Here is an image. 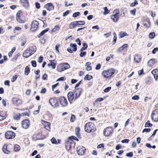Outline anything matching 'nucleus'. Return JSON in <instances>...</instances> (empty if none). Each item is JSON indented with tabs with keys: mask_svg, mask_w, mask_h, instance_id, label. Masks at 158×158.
I'll return each instance as SVG.
<instances>
[{
	"mask_svg": "<svg viewBox=\"0 0 158 158\" xmlns=\"http://www.w3.org/2000/svg\"><path fill=\"white\" fill-rule=\"evenodd\" d=\"M12 102L14 104H16L17 103V102H19V104H21L22 103V101L20 99H18L17 98H13L12 99Z\"/></svg>",
	"mask_w": 158,
	"mask_h": 158,
	"instance_id": "33",
	"label": "nucleus"
},
{
	"mask_svg": "<svg viewBox=\"0 0 158 158\" xmlns=\"http://www.w3.org/2000/svg\"><path fill=\"white\" fill-rule=\"evenodd\" d=\"M60 28V27L56 25L55 27L52 29V31L53 32H55L57 30H58Z\"/></svg>",
	"mask_w": 158,
	"mask_h": 158,
	"instance_id": "40",
	"label": "nucleus"
},
{
	"mask_svg": "<svg viewBox=\"0 0 158 158\" xmlns=\"http://www.w3.org/2000/svg\"><path fill=\"white\" fill-rule=\"evenodd\" d=\"M138 4L137 1L135 0L133 2L131 3V6L132 7H134Z\"/></svg>",
	"mask_w": 158,
	"mask_h": 158,
	"instance_id": "50",
	"label": "nucleus"
},
{
	"mask_svg": "<svg viewBox=\"0 0 158 158\" xmlns=\"http://www.w3.org/2000/svg\"><path fill=\"white\" fill-rule=\"evenodd\" d=\"M60 45L59 44H57L55 46V49H56V52L58 53H59V50L58 49V48L60 47Z\"/></svg>",
	"mask_w": 158,
	"mask_h": 158,
	"instance_id": "57",
	"label": "nucleus"
},
{
	"mask_svg": "<svg viewBox=\"0 0 158 158\" xmlns=\"http://www.w3.org/2000/svg\"><path fill=\"white\" fill-rule=\"evenodd\" d=\"M42 123L44 126V127L48 131L50 130V123L49 122H47L44 120H42Z\"/></svg>",
	"mask_w": 158,
	"mask_h": 158,
	"instance_id": "15",
	"label": "nucleus"
},
{
	"mask_svg": "<svg viewBox=\"0 0 158 158\" xmlns=\"http://www.w3.org/2000/svg\"><path fill=\"white\" fill-rule=\"evenodd\" d=\"M134 59L135 62L136 63H139L141 60V57L140 55H136L134 57Z\"/></svg>",
	"mask_w": 158,
	"mask_h": 158,
	"instance_id": "24",
	"label": "nucleus"
},
{
	"mask_svg": "<svg viewBox=\"0 0 158 158\" xmlns=\"http://www.w3.org/2000/svg\"><path fill=\"white\" fill-rule=\"evenodd\" d=\"M49 28H47L46 29L42 31L40 34V36H42L44 35V34H45L46 32H47L49 30Z\"/></svg>",
	"mask_w": 158,
	"mask_h": 158,
	"instance_id": "42",
	"label": "nucleus"
},
{
	"mask_svg": "<svg viewBox=\"0 0 158 158\" xmlns=\"http://www.w3.org/2000/svg\"><path fill=\"white\" fill-rule=\"evenodd\" d=\"M70 65L68 63H64L60 64L57 67L58 71L60 72L70 68Z\"/></svg>",
	"mask_w": 158,
	"mask_h": 158,
	"instance_id": "3",
	"label": "nucleus"
},
{
	"mask_svg": "<svg viewBox=\"0 0 158 158\" xmlns=\"http://www.w3.org/2000/svg\"><path fill=\"white\" fill-rule=\"evenodd\" d=\"M22 3L23 6L26 8H28L29 6L28 1L27 0H22Z\"/></svg>",
	"mask_w": 158,
	"mask_h": 158,
	"instance_id": "23",
	"label": "nucleus"
},
{
	"mask_svg": "<svg viewBox=\"0 0 158 158\" xmlns=\"http://www.w3.org/2000/svg\"><path fill=\"white\" fill-rule=\"evenodd\" d=\"M17 78V76L16 75L13 76L11 80V82H13L15 81Z\"/></svg>",
	"mask_w": 158,
	"mask_h": 158,
	"instance_id": "49",
	"label": "nucleus"
},
{
	"mask_svg": "<svg viewBox=\"0 0 158 158\" xmlns=\"http://www.w3.org/2000/svg\"><path fill=\"white\" fill-rule=\"evenodd\" d=\"M90 64V63L89 62H87L86 63L87 66L86 68V69L88 71H90L91 69V66L89 65Z\"/></svg>",
	"mask_w": 158,
	"mask_h": 158,
	"instance_id": "36",
	"label": "nucleus"
},
{
	"mask_svg": "<svg viewBox=\"0 0 158 158\" xmlns=\"http://www.w3.org/2000/svg\"><path fill=\"white\" fill-rule=\"evenodd\" d=\"M114 70L112 68H110L107 70L103 71L102 75L106 78H110L111 77L112 75L114 73Z\"/></svg>",
	"mask_w": 158,
	"mask_h": 158,
	"instance_id": "2",
	"label": "nucleus"
},
{
	"mask_svg": "<svg viewBox=\"0 0 158 158\" xmlns=\"http://www.w3.org/2000/svg\"><path fill=\"white\" fill-rule=\"evenodd\" d=\"M66 80V78L65 77H61L58 79L57 81H63Z\"/></svg>",
	"mask_w": 158,
	"mask_h": 158,
	"instance_id": "55",
	"label": "nucleus"
},
{
	"mask_svg": "<svg viewBox=\"0 0 158 158\" xmlns=\"http://www.w3.org/2000/svg\"><path fill=\"white\" fill-rule=\"evenodd\" d=\"M15 133L11 131H8L5 133V137L8 139H12L14 138Z\"/></svg>",
	"mask_w": 158,
	"mask_h": 158,
	"instance_id": "7",
	"label": "nucleus"
},
{
	"mask_svg": "<svg viewBox=\"0 0 158 158\" xmlns=\"http://www.w3.org/2000/svg\"><path fill=\"white\" fill-rule=\"evenodd\" d=\"M81 52V53L80 54V56L81 57H83L84 56H85L86 53V52Z\"/></svg>",
	"mask_w": 158,
	"mask_h": 158,
	"instance_id": "54",
	"label": "nucleus"
},
{
	"mask_svg": "<svg viewBox=\"0 0 158 158\" xmlns=\"http://www.w3.org/2000/svg\"><path fill=\"white\" fill-rule=\"evenodd\" d=\"M111 87H108L106 89H105L103 91L104 92L106 93L109 92L110 90L111 89Z\"/></svg>",
	"mask_w": 158,
	"mask_h": 158,
	"instance_id": "52",
	"label": "nucleus"
},
{
	"mask_svg": "<svg viewBox=\"0 0 158 158\" xmlns=\"http://www.w3.org/2000/svg\"><path fill=\"white\" fill-rule=\"evenodd\" d=\"M133 154L132 152H130L126 154V156L127 157H131L133 156Z\"/></svg>",
	"mask_w": 158,
	"mask_h": 158,
	"instance_id": "59",
	"label": "nucleus"
},
{
	"mask_svg": "<svg viewBox=\"0 0 158 158\" xmlns=\"http://www.w3.org/2000/svg\"><path fill=\"white\" fill-rule=\"evenodd\" d=\"M2 150L3 152L6 154H8L10 153V151L7 149V146L6 144L4 145L3 146Z\"/></svg>",
	"mask_w": 158,
	"mask_h": 158,
	"instance_id": "25",
	"label": "nucleus"
},
{
	"mask_svg": "<svg viewBox=\"0 0 158 158\" xmlns=\"http://www.w3.org/2000/svg\"><path fill=\"white\" fill-rule=\"evenodd\" d=\"M32 55L31 54V53L30 51L28 50V49H27L24 52L23 54V56L26 58L30 56L31 55Z\"/></svg>",
	"mask_w": 158,
	"mask_h": 158,
	"instance_id": "22",
	"label": "nucleus"
},
{
	"mask_svg": "<svg viewBox=\"0 0 158 158\" xmlns=\"http://www.w3.org/2000/svg\"><path fill=\"white\" fill-rule=\"evenodd\" d=\"M20 55V54L19 53H18L16 55H15L12 59V60L13 61H14L16 60L17 59L18 57Z\"/></svg>",
	"mask_w": 158,
	"mask_h": 158,
	"instance_id": "46",
	"label": "nucleus"
},
{
	"mask_svg": "<svg viewBox=\"0 0 158 158\" xmlns=\"http://www.w3.org/2000/svg\"><path fill=\"white\" fill-rule=\"evenodd\" d=\"M85 148L83 146H78L77 148V151L79 155H83L85 152Z\"/></svg>",
	"mask_w": 158,
	"mask_h": 158,
	"instance_id": "13",
	"label": "nucleus"
},
{
	"mask_svg": "<svg viewBox=\"0 0 158 158\" xmlns=\"http://www.w3.org/2000/svg\"><path fill=\"white\" fill-rule=\"evenodd\" d=\"M80 14V13L79 12H77L74 13L73 15V17L74 18H76Z\"/></svg>",
	"mask_w": 158,
	"mask_h": 158,
	"instance_id": "48",
	"label": "nucleus"
},
{
	"mask_svg": "<svg viewBox=\"0 0 158 158\" xmlns=\"http://www.w3.org/2000/svg\"><path fill=\"white\" fill-rule=\"evenodd\" d=\"M151 118L154 121H158V109H156L152 112Z\"/></svg>",
	"mask_w": 158,
	"mask_h": 158,
	"instance_id": "5",
	"label": "nucleus"
},
{
	"mask_svg": "<svg viewBox=\"0 0 158 158\" xmlns=\"http://www.w3.org/2000/svg\"><path fill=\"white\" fill-rule=\"evenodd\" d=\"M83 47L81 48L80 50V52H82L83 50H85L87 48L88 45L86 43H83Z\"/></svg>",
	"mask_w": 158,
	"mask_h": 158,
	"instance_id": "35",
	"label": "nucleus"
},
{
	"mask_svg": "<svg viewBox=\"0 0 158 158\" xmlns=\"http://www.w3.org/2000/svg\"><path fill=\"white\" fill-rule=\"evenodd\" d=\"M112 128L110 127L106 128L103 131V133L105 136H108L110 135L113 131Z\"/></svg>",
	"mask_w": 158,
	"mask_h": 158,
	"instance_id": "12",
	"label": "nucleus"
},
{
	"mask_svg": "<svg viewBox=\"0 0 158 158\" xmlns=\"http://www.w3.org/2000/svg\"><path fill=\"white\" fill-rule=\"evenodd\" d=\"M85 131L89 133L93 132L96 130L95 126L93 123L89 122L86 123L85 126Z\"/></svg>",
	"mask_w": 158,
	"mask_h": 158,
	"instance_id": "1",
	"label": "nucleus"
},
{
	"mask_svg": "<svg viewBox=\"0 0 158 158\" xmlns=\"http://www.w3.org/2000/svg\"><path fill=\"white\" fill-rule=\"evenodd\" d=\"M120 38H122L125 36H128V34L125 32L121 31L119 33Z\"/></svg>",
	"mask_w": 158,
	"mask_h": 158,
	"instance_id": "31",
	"label": "nucleus"
},
{
	"mask_svg": "<svg viewBox=\"0 0 158 158\" xmlns=\"http://www.w3.org/2000/svg\"><path fill=\"white\" fill-rule=\"evenodd\" d=\"M151 73L153 75L155 80L157 81L158 77V69H156L153 70Z\"/></svg>",
	"mask_w": 158,
	"mask_h": 158,
	"instance_id": "20",
	"label": "nucleus"
},
{
	"mask_svg": "<svg viewBox=\"0 0 158 158\" xmlns=\"http://www.w3.org/2000/svg\"><path fill=\"white\" fill-rule=\"evenodd\" d=\"M20 149V147L18 145H15L14 147V150L15 151H18Z\"/></svg>",
	"mask_w": 158,
	"mask_h": 158,
	"instance_id": "43",
	"label": "nucleus"
},
{
	"mask_svg": "<svg viewBox=\"0 0 158 158\" xmlns=\"http://www.w3.org/2000/svg\"><path fill=\"white\" fill-rule=\"evenodd\" d=\"M76 42L77 43V44L79 45H81V41L79 38L77 39L76 40Z\"/></svg>",
	"mask_w": 158,
	"mask_h": 158,
	"instance_id": "64",
	"label": "nucleus"
},
{
	"mask_svg": "<svg viewBox=\"0 0 158 158\" xmlns=\"http://www.w3.org/2000/svg\"><path fill=\"white\" fill-rule=\"evenodd\" d=\"M156 62V60L154 59H152L149 60L148 62V65L149 67L153 66Z\"/></svg>",
	"mask_w": 158,
	"mask_h": 158,
	"instance_id": "21",
	"label": "nucleus"
},
{
	"mask_svg": "<svg viewBox=\"0 0 158 158\" xmlns=\"http://www.w3.org/2000/svg\"><path fill=\"white\" fill-rule=\"evenodd\" d=\"M104 12H103V14L104 15H106L108 14L110 11L108 10L107 7H105L104 8Z\"/></svg>",
	"mask_w": 158,
	"mask_h": 158,
	"instance_id": "45",
	"label": "nucleus"
},
{
	"mask_svg": "<svg viewBox=\"0 0 158 158\" xmlns=\"http://www.w3.org/2000/svg\"><path fill=\"white\" fill-rule=\"evenodd\" d=\"M30 124V121L28 119H26L22 122V126L23 128L26 129L29 127Z\"/></svg>",
	"mask_w": 158,
	"mask_h": 158,
	"instance_id": "14",
	"label": "nucleus"
},
{
	"mask_svg": "<svg viewBox=\"0 0 158 158\" xmlns=\"http://www.w3.org/2000/svg\"><path fill=\"white\" fill-rule=\"evenodd\" d=\"M78 23V25H84L85 24V22L84 21H77Z\"/></svg>",
	"mask_w": 158,
	"mask_h": 158,
	"instance_id": "56",
	"label": "nucleus"
},
{
	"mask_svg": "<svg viewBox=\"0 0 158 158\" xmlns=\"http://www.w3.org/2000/svg\"><path fill=\"white\" fill-rule=\"evenodd\" d=\"M59 100L60 104L64 107L68 105V102L65 98L64 97H61L59 98Z\"/></svg>",
	"mask_w": 158,
	"mask_h": 158,
	"instance_id": "11",
	"label": "nucleus"
},
{
	"mask_svg": "<svg viewBox=\"0 0 158 158\" xmlns=\"http://www.w3.org/2000/svg\"><path fill=\"white\" fill-rule=\"evenodd\" d=\"M92 76L91 75L87 74L86 75L85 77L84 78V80H89L92 78Z\"/></svg>",
	"mask_w": 158,
	"mask_h": 158,
	"instance_id": "37",
	"label": "nucleus"
},
{
	"mask_svg": "<svg viewBox=\"0 0 158 158\" xmlns=\"http://www.w3.org/2000/svg\"><path fill=\"white\" fill-rule=\"evenodd\" d=\"M75 119H76L75 116L73 114H72L71 115V117L70 121L71 122H73L75 120Z\"/></svg>",
	"mask_w": 158,
	"mask_h": 158,
	"instance_id": "47",
	"label": "nucleus"
},
{
	"mask_svg": "<svg viewBox=\"0 0 158 158\" xmlns=\"http://www.w3.org/2000/svg\"><path fill=\"white\" fill-rule=\"evenodd\" d=\"M82 91V89L81 88L75 89L74 91V94L75 95L74 99L76 100L79 98Z\"/></svg>",
	"mask_w": 158,
	"mask_h": 158,
	"instance_id": "9",
	"label": "nucleus"
},
{
	"mask_svg": "<svg viewBox=\"0 0 158 158\" xmlns=\"http://www.w3.org/2000/svg\"><path fill=\"white\" fill-rule=\"evenodd\" d=\"M128 47V45L127 44H124L123 46L119 47L117 50L118 52H119L124 49L125 48H127Z\"/></svg>",
	"mask_w": 158,
	"mask_h": 158,
	"instance_id": "28",
	"label": "nucleus"
},
{
	"mask_svg": "<svg viewBox=\"0 0 158 158\" xmlns=\"http://www.w3.org/2000/svg\"><path fill=\"white\" fill-rule=\"evenodd\" d=\"M31 64L33 67H35L36 66V63L35 60H32L31 61Z\"/></svg>",
	"mask_w": 158,
	"mask_h": 158,
	"instance_id": "51",
	"label": "nucleus"
},
{
	"mask_svg": "<svg viewBox=\"0 0 158 158\" xmlns=\"http://www.w3.org/2000/svg\"><path fill=\"white\" fill-rule=\"evenodd\" d=\"M68 139L69 140H76L77 141H78V139H77L76 137L74 136H71L69 137Z\"/></svg>",
	"mask_w": 158,
	"mask_h": 158,
	"instance_id": "39",
	"label": "nucleus"
},
{
	"mask_svg": "<svg viewBox=\"0 0 158 158\" xmlns=\"http://www.w3.org/2000/svg\"><path fill=\"white\" fill-rule=\"evenodd\" d=\"M67 96L69 103L71 104L72 103V101L73 98L74 99V94L72 92H70L68 93Z\"/></svg>",
	"mask_w": 158,
	"mask_h": 158,
	"instance_id": "16",
	"label": "nucleus"
},
{
	"mask_svg": "<svg viewBox=\"0 0 158 158\" xmlns=\"http://www.w3.org/2000/svg\"><path fill=\"white\" fill-rule=\"evenodd\" d=\"M158 51V48H156L153 49V50H152V54H154L156 52H157Z\"/></svg>",
	"mask_w": 158,
	"mask_h": 158,
	"instance_id": "53",
	"label": "nucleus"
},
{
	"mask_svg": "<svg viewBox=\"0 0 158 158\" xmlns=\"http://www.w3.org/2000/svg\"><path fill=\"white\" fill-rule=\"evenodd\" d=\"M61 140L60 139H58V141L56 140L55 138L53 137L51 139V142L52 143L55 144H58L60 143Z\"/></svg>",
	"mask_w": 158,
	"mask_h": 158,
	"instance_id": "29",
	"label": "nucleus"
},
{
	"mask_svg": "<svg viewBox=\"0 0 158 158\" xmlns=\"http://www.w3.org/2000/svg\"><path fill=\"white\" fill-rule=\"evenodd\" d=\"M113 13H114V14L112 15L110 18L114 22H116L118 21L119 17L118 11V10H114Z\"/></svg>",
	"mask_w": 158,
	"mask_h": 158,
	"instance_id": "8",
	"label": "nucleus"
},
{
	"mask_svg": "<svg viewBox=\"0 0 158 158\" xmlns=\"http://www.w3.org/2000/svg\"><path fill=\"white\" fill-rule=\"evenodd\" d=\"M78 23L77 21H74L71 23L69 26V28L72 29L76 26L78 25Z\"/></svg>",
	"mask_w": 158,
	"mask_h": 158,
	"instance_id": "26",
	"label": "nucleus"
},
{
	"mask_svg": "<svg viewBox=\"0 0 158 158\" xmlns=\"http://www.w3.org/2000/svg\"><path fill=\"white\" fill-rule=\"evenodd\" d=\"M72 143V140L68 139L66 142L65 146L66 149L69 150L70 149L71 147V144Z\"/></svg>",
	"mask_w": 158,
	"mask_h": 158,
	"instance_id": "19",
	"label": "nucleus"
},
{
	"mask_svg": "<svg viewBox=\"0 0 158 158\" xmlns=\"http://www.w3.org/2000/svg\"><path fill=\"white\" fill-rule=\"evenodd\" d=\"M44 7L48 11H52L54 9V6L51 3L46 4L45 5Z\"/></svg>",
	"mask_w": 158,
	"mask_h": 158,
	"instance_id": "17",
	"label": "nucleus"
},
{
	"mask_svg": "<svg viewBox=\"0 0 158 158\" xmlns=\"http://www.w3.org/2000/svg\"><path fill=\"white\" fill-rule=\"evenodd\" d=\"M21 116V114L19 113H17L15 114L13 116L14 119L16 120H20Z\"/></svg>",
	"mask_w": 158,
	"mask_h": 158,
	"instance_id": "30",
	"label": "nucleus"
},
{
	"mask_svg": "<svg viewBox=\"0 0 158 158\" xmlns=\"http://www.w3.org/2000/svg\"><path fill=\"white\" fill-rule=\"evenodd\" d=\"M151 129L149 128H145L144 129L143 131V132H149L150 131Z\"/></svg>",
	"mask_w": 158,
	"mask_h": 158,
	"instance_id": "60",
	"label": "nucleus"
},
{
	"mask_svg": "<svg viewBox=\"0 0 158 158\" xmlns=\"http://www.w3.org/2000/svg\"><path fill=\"white\" fill-rule=\"evenodd\" d=\"M49 102L52 106L56 107L58 106V103L57 99L55 98H52L49 100Z\"/></svg>",
	"mask_w": 158,
	"mask_h": 158,
	"instance_id": "10",
	"label": "nucleus"
},
{
	"mask_svg": "<svg viewBox=\"0 0 158 158\" xmlns=\"http://www.w3.org/2000/svg\"><path fill=\"white\" fill-rule=\"evenodd\" d=\"M152 126V125L150 123V121H148L145 124V127H151Z\"/></svg>",
	"mask_w": 158,
	"mask_h": 158,
	"instance_id": "44",
	"label": "nucleus"
},
{
	"mask_svg": "<svg viewBox=\"0 0 158 158\" xmlns=\"http://www.w3.org/2000/svg\"><path fill=\"white\" fill-rule=\"evenodd\" d=\"M155 36V33L154 32H151L149 35V37L150 39H153Z\"/></svg>",
	"mask_w": 158,
	"mask_h": 158,
	"instance_id": "41",
	"label": "nucleus"
},
{
	"mask_svg": "<svg viewBox=\"0 0 158 158\" xmlns=\"http://www.w3.org/2000/svg\"><path fill=\"white\" fill-rule=\"evenodd\" d=\"M56 61L54 60H50L49 63L48 64L49 67H52V69H54L56 68Z\"/></svg>",
	"mask_w": 158,
	"mask_h": 158,
	"instance_id": "18",
	"label": "nucleus"
},
{
	"mask_svg": "<svg viewBox=\"0 0 158 158\" xmlns=\"http://www.w3.org/2000/svg\"><path fill=\"white\" fill-rule=\"evenodd\" d=\"M39 23L36 20L33 21L31 24V27L30 30L32 32L36 31L38 28Z\"/></svg>",
	"mask_w": 158,
	"mask_h": 158,
	"instance_id": "6",
	"label": "nucleus"
},
{
	"mask_svg": "<svg viewBox=\"0 0 158 158\" xmlns=\"http://www.w3.org/2000/svg\"><path fill=\"white\" fill-rule=\"evenodd\" d=\"M30 72V69L28 66H27L25 68L24 74L25 75H28Z\"/></svg>",
	"mask_w": 158,
	"mask_h": 158,
	"instance_id": "38",
	"label": "nucleus"
},
{
	"mask_svg": "<svg viewBox=\"0 0 158 158\" xmlns=\"http://www.w3.org/2000/svg\"><path fill=\"white\" fill-rule=\"evenodd\" d=\"M132 98L133 100H138L139 99V97L137 95H135Z\"/></svg>",
	"mask_w": 158,
	"mask_h": 158,
	"instance_id": "61",
	"label": "nucleus"
},
{
	"mask_svg": "<svg viewBox=\"0 0 158 158\" xmlns=\"http://www.w3.org/2000/svg\"><path fill=\"white\" fill-rule=\"evenodd\" d=\"M47 75L46 73H44L43 75L42 78L43 80H45L47 78Z\"/></svg>",
	"mask_w": 158,
	"mask_h": 158,
	"instance_id": "63",
	"label": "nucleus"
},
{
	"mask_svg": "<svg viewBox=\"0 0 158 158\" xmlns=\"http://www.w3.org/2000/svg\"><path fill=\"white\" fill-rule=\"evenodd\" d=\"M136 12V9H134L133 10L130 11V13L131 14L134 15H135Z\"/></svg>",
	"mask_w": 158,
	"mask_h": 158,
	"instance_id": "58",
	"label": "nucleus"
},
{
	"mask_svg": "<svg viewBox=\"0 0 158 158\" xmlns=\"http://www.w3.org/2000/svg\"><path fill=\"white\" fill-rule=\"evenodd\" d=\"M70 46L73 48V51H76L77 50V45L75 44H70Z\"/></svg>",
	"mask_w": 158,
	"mask_h": 158,
	"instance_id": "34",
	"label": "nucleus"
},
{
	"mask_svg": "<svg viewBox=\"0 0 158 158\" xmlns=\"http://www.w3.org/2000/svg\"><path fill=\"white\" fill-rule=\"evenodd\" d=\"M80 129L79 127H77L75 129L76 134L78 137H79L80 136Z\"/></svg>",
	"mask_w": 158,
	"mask_h": 158,
	"instance_id": "32",
	"label": "nucleus"
},
{
	"mask_svg": "<svg viewBox=\"0 0 158 158\" xmlns=\"http://www.w3.org/2000/svg\"><path fill=\"white\" fill-rule=\"evenodd\" d=\"M28 49L30 51L31 54H33L36 51V48L35 46H33L31 47L28 48Z\"/></svg>",
	"mask_w": 158,
	"mask_h": 158,
	"instance_id": "27",
	"label": "nucleus"
},
{
	"mask_svg": "<svg viewBox=\"0 0 158 158\" xmlns=\"http://www.w3.org/2000/svg\"><path fill=\"white\" fill-rule=\"evenodd\" d=\"M16 19L19 23H24L26 21L25 18L23 16L22 12L20 10L16 14Z\"/></svg>",
	"mask_w": 158,
	"mask_h": 158,
	"instance_id": "4",
	"label": "nucleus"
},
{
	"mask_svg": "<svg viewBox=\"0 0 158 158\" xmlns=\"http://www.w3.org/2000/svg\"><path fill=\"white\" fill-rule=\"evenodd\" d=\"M69 14V11L68 10H67L63 14V17H65L67 15Z\"/></svg>",
	"mask_w": 158,
	"mask_h": 158,
	"instance_id": "62",
	"label": "nucleus"
}]
</instances>
